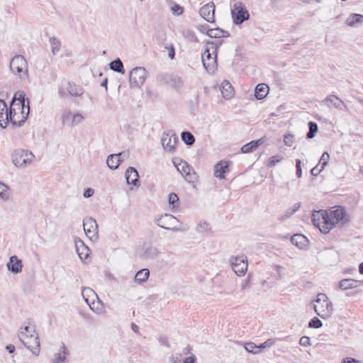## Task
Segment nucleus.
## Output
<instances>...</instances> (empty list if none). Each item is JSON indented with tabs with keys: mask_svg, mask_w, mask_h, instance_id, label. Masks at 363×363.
<instances>
[{
	"mask_svg": "<svg viewBox=\"0 0 363 363\" xmlns=\"http://www.w3.org/2000/svg\"><path fill=\"white\" fill-rule=\"evenodd\" d=\"M225 33H227L226 31L220 28L209 29L207 31L208 35L211 38H220L222 37H224Z\"/></svg>",
	"mask_w": 363,
	"mask_h": 363,
	"instance_id": "4c0bfd02",
	"label": "nucleus"
},
{
	"mask_svg": "<svg viewBox=\"0 0 363 363\" xmlns=\"http://www.w3.org/2000/svg\"><path fill=\"white\" fill-rule=\"evenodd\" d=\"M29 112L28 99L25 98L23 91L16 92L10 104L9 122L15 127H20L25 123Z\"/></svg>",
	"mask_w": 363,
	"mask_h": 363,
	"instance_id": "f257e3e1",
	"label": "nucleus"
},
{
	"mask_svg": "<svg viewBox=\"0 0 363 363\" xmlns=\"http://www.w3.org/2000/svg\"><path fill=\"white\" fill-rule=\"evenodd\" d=\"M264 143L263 140L259 139L257 140H252L250 142L247 144L244 145L241 147V151L243 153H249L252 152L257 147H258L259 145L262 144Z\"/></svg>",
	"mask_w": 363,
	"mask_h": 363,
	"instance_id": "7c9ffc66",
	"label": "nucleus"
},
{
	"mask_svg": "<svg viewBox=\"0 0 363 363\" xmlns=\"http://www.w3.org/2000/svg\"><path fill=\"white\" fill-rule=\"evenodd\" d=\"M245 349L248 352L253 354L259 352V346L256 345L254 342H247L245 345Z\"/></svg>",
	"mask_w": 363,
	"mask_h": 363,
	"instance_id": "49530a36",
	"label": "nucleus"
},
{
	"mask_svg": "<svg viewBox=\"0 0 363 363\" xmlns=\"http://www.w3.org/2000/svg\"><path fill=\"white\" fill-rule=\"evenodd\" d=\"M183 176L185 180L189 183H194L197 179L196 174L193 169L191 171H187Z\"/></svg>",
	"mask_w": 363,
	"mask_h": 363,
	"instance_id": "de8ad7c7",
	"label": "nucleus"
},
{
	"mask_svg": "<svg viewBox=\"0 0 363 363\" xmlns=\"http://www.w3.org/2000/svg\"><path fill=\"white\" fill-rule=\"evenodd\" d=\"M58 94L61 98H64L66 96V92L62 86L58 88Z\"/></svg>",
	"mask_w": 363,
	"mask_h": 363,
	"instance_id": "774afa93",
	"label": "nucleus"
},
{
	"mask_svg": "<svg viewBox=\"0 0 363 363\" xmlns=\"http://www.w3.org/2000/svg\"><path fill=\"white\" fill-rule=\"evenodd\" d=\"M177 170L181 172L182 175L186 173L187 171H191L192 168L186 162L182 161L176 165Z\"/></svg>",
	"mask_w": 363,
	"mask_h": 363,
	"instance_id": "c03bdc74",
	"label": "nucleus"
},
{
	"mask_svg": "<svg viewBox=\"0 0 363 363\" xmlns=\"http://www.w3.org/2000/svg\"><path fill=\"white\" fill-rule=\"evenodd\" d=\"M291 242L293 245L301 249L306 245L308 239L301 234H296L291 238Z\"/></svg>",
	"mask_w": 363,
	"mask_h": 363,
	"instance_id": "c85d7f7f",
	"label": "nucleus"
},
{
	"mask_svg": "<svg viewBox=\"0 0 363 363\" xmlns=\"http://www.w3.org/2000/svg\"><path fill=\"white\" fill-rule=\"evenodd\" d=\"M215 6L213 3H208L200 9V16L207 22L213 23Z\"/></svg>",
	"mask_w": 363,
	"mask_h": 363,
	"instance_id": "dca6fc26",
	"label": "nucleus"
},
{
	"mask_svg": "<svg viewBox=\"0 0 363 363\" xmlns=\"http://www.w3.org/2000/svg\"><path fill=\"white\" fill-rule=\"evenodd\" d=\"M6 267L8 270L13 274L20 273L23 269L22 261L16 255L11 256Z\"/></svg>",
	"mask_w": 363,
	"mask_h": 363,
	"instance_id": "f3484780",
	"label": "nucleus"
},
{
	"mask_svg": "<svg viewBox=\"0 0 363 363\" xmlns=\"http://www.w3.org/2000/svg\"><path fill=\"white\" fill-rule=\"evenodd\" d=\"M314 310L318 315L322 318H330L333 313V307L331 301L321 302L314 305Z\"/></svg>",
	"mask_w": 363,
	"mask_h": 363,
	"instance_id": "ddd939ff",
	"label": "nucleus"
},
{
	"mask_svg": "<svg viewBox=\"0 0 363 363\" xmlns=\"http://www.w3.org/2000/svg\"><path fill=\"white\" fill-rule=\"evenodd\" d=\"M209 229V225L206 222L200 223L196 227V231L198 233L207 232Z\"/></svg>",
	"mask_w": 363,
	"mask_h": 363,
	"instance_id": "603ef678",
	"label": "nucleus"
},
{
	"mask_svg": "<svg viewBox=\"0 0 363 363\" xmlns=\"http://www.w3.org/2000/svg\"><path fill=\"white\" fill-rule=\"evenodd\" d=\"M329 159L330 155L327 152H323L319 160L318 166H320V168L323 170L325 167L327 166Z\"/></svg>",
	"mask_w": 363,
	"mask_h": 363,
	"instance_id": "a18cd8bd",
	"label": "nucleus"
},
{
	"mask_svg": "<svg viewBox=\"0 0 363 363\" xmlns=\"http://www.w3.org/2000/svg\"><path fill=\"white\" fill-rule=\"evenodd\" d=\"M269 93V86L266 84H259L255 89V96L257 99H264Z\"/></svg>",
	"mask_w": 363,
	"mask_h": 363,
	"instance_id": "bb28decb",
	"label": "nucleus"
},
{
	"mask_svg": "<svg viewBox=\"0 0 363 363\" xmlns=\"http://www.w3.org/2000/svg\"><path fill=\"white\" fill-rule=\"evenodd\" d=\"M164 48L168 51V56L172 60L174 58L175 56V50L172 44L169 45H166Z\"/></svg>",
	"mask_w": 363,
	"mask_h": 363,
	"instance_id": "864d4df0",
	"label": "nucleus"
},
{
	"mask_svg": "<svg viewBox=\"0 0 363 363\" xmlns=\"http://www.w3.org/2000/svg\"><path fill=\"white\" fill-rule=\"evenodd\" d=\"M160 254V251L156 246L151 244L145 245L143 252V257L145 259H155Z\"/></svg>",
	"mask_w": 363,
	"mask_h": 363,
	"instance_id": "b1692460",
	"label": "nucleus"
},
{
	"mask_svg": "<svg viewBox=\"0 0 363 363\" xmlns=\"http://www.w3.org/2000/svg\"><path fill=\"white\" fill-rule=\"evenodd\" d=\"M233 21L236 25H240L250 18V14L245 5L241 1L234 4L231 10Z\"/></svg>",
	"mask_w": 363,
	"mask_h": 363,
	"instance_id": "6e6552de",
	"label": "nucleus"
},
{
	"mask_svg": "<svg viewBox=\"0 0 363 363\" xmlns=\"http://www.w3.org/2000/svg\"><path fill=\"white\" fill-rule=\"evenodd\" d=\"M82 296L85 302L89 306L90 308L97 313H99L101 310L95 308V300L98 298L96 292L89 287H84L82 290Z\"/></svg>",
	"mask_w": 363,
	"mask_h": 363,
	"instance_id": "4468645a",
	"label": "nucleus"
},
{
	"mask_svg": "<svg viewBox=\"0 0 363 363\" xmlns=\"http://www.w3.org/2000/svg\"><path fill=\"white\" fill-rule=\"evenodd\" d=\"M67 91L71 96H80L84 94V89L73 82H68Z\"/></svg>",
	"mask_w": 363,
	"mask_h": 363,
	"instance_id": "c756f323",
	"label": "nucleus"
},
{
	"mask_svg": "<svg viewBox=\"0 0 363 363\" xmlns=\"http://www.w3.org/2000/svg\"><path fill=\"white\" fill-rule=\"evenodd\" d=\"M294 140V135L291 133L286 134L284 136V143L285 145L288 147H291L293 145Z\"/></svg>",
	"mask_w": 363,
	"mask_h": 363,
	"instance_id": "3c124183",
	"label": "nucleus"
},
{
	"mask_svg": "<svg viewBox=\"0 0 363 363\" xmlns=\"http://www.w3.org/2000/svg\"><path fill=\"white\" fill-rule=\"evenodd\" d=\"M11 194L9 187L6 184L0 182V199L4 201H7L10 199Z\"/></svg>",
	"mask_w": 363,
	"mask_h": 363,
	"instance_id": "473e14b6",
	"label": "nucleus"
},
{
	"mask_svg": "<svg viewBox=\"0 0 363 363\" xmlns=\"http://www.w3.org/2000/svg\"><path fill=\"white\" fill-rule=\"evenodd\" d=\"M150 276V271L148 269H143L138 271L135 276V281L138 283L145 282L147 281Z\"/></svg>",
	"mask_w": 363,
	"mask_h": 363,
	"instance_id": "c9c22d12",
	"label": "nucleus"
},
{
	"mask_svg": "<svg viewBox=\"0 0 363 363\" xmlns=\"http://www.w3.org/2000/svg\"><path fill=\"white\" fill-rule=\"evenodd\" d=\"M195 360H196L195 356H190V357H186L184 359L183 363H194Z\"/></svg>",
	"mask_w": 363,
	"mask_h": 363,
	"instance_id": "338daca9",
	"label": "nucleus"
},
{
	"mask_svg": "<svg viewBox=\"0 0 363 363\" xmlns=\"http://www.w3.org/2000/svg\"><path fill=\"white\" fill-rule=\"evenodd\" d=\"M342 363H362L360 360H357L352 357H345L342 359Z\"/></svg>",
	"mask_w": 363,
	"mask_h": 363,
	"instance_id": "680f3d73",
	"label": "nucleus"
},
{
	"mask_svg": "<svg viewBox=\"0 0 363 363\" xmlns=\"http://www.w3.org/2000/svg\"><path fill=\"white\" fill-rule=\"evenodd\" d=\"M10 69L14 74L18 75L21 79L28 77L27 62L23 55H18L11 59Z\"/></svg>",
	"mask_w": 363,
	"mask_h": 363,
	"instance_id": "0eeeda50",
	"label": "nucleus"
},
{
	"mask_svg": "<svg viewBox=\"0 0 363 363\" xmlns=\"http://www.w3.org/2000/svg\"><path fill=\"white\" fill-rule=\"evenodd\" d=\"M69 352L64 343L62 344L60 352H55L52 358V363H66Z\"/></svg>",
	"mask_w": 363,
	"mask_h": 363,
	"instance_id": "412c9836",
	"label": "nucleus"
},
{
	"mask_svg": "<svg viewBox=\"0 0 363 363\" xmlns=\"http://www.w3.org/2000/svg\"><path fill=\"white\" fill-rule=\"evenodd\" d=\"M220 91L224 99H230L233 96L234 89L228 81L224 80L220 85Z\"/></svg>",
	"mask_w": 363,
	"mask_h": 363,
	"instance_id": "a878e982",
	"label": "nucleus"
},
{
	"mask_svg": "<svg viewBox=\"0 0 363 363\" xmlns=\"http://www.w3.org/2000/svg\"><path fill=\"white\" fill-rule=\"evenodd\" d=\"M9 109L4 100L0 99V126L5 128L9 123Z\"/></svg>",
	"mask_w": 363,
	"mask_h": 363,
	"instance_id": "a211bd4d",
	"label": "nucleus"
},
{
	"mask_svg": "<svg viewBox=\"0 0 363 363\" xmlns=\"http://www.w3.org/2000/svg\"><path fill=\"white\" fill-rule=\"evenodd\" d=\"M75 247L79 258L82 260L86 259L89 253V247L81 240H75Z\"/></svg>",
	"mask_w": 363,
	"mask_h": 363,
	"instance_id": "393cba45",
	"label": "nucleus"
},
{
	"mask_svg": "<svg viewBox=\"0 0 363 363\" xmlns=\"http://www.w3.org/2000/svg\"><path fill=\"white\" fill-rule=\"evenodd\" d=\"M94 193V191L93 189L91 188H86L84 189V194H83V196L85 197V198H89L91 197Z\"/></svg>",
	"mask_w": 363,
	"mask_h": 363,
	"instance_id": "e2e57ef3",
	"label": "nucleus"
},
{
	"mask_svg": "<svg viewBox=\"0 0 363 363\" xmlns=\"http://www.w3.org/2000/svg\"><path fill=\"white\" fill-rule=\"evenodd\" d=\"M346 24L353 27L357 23H363V15L358 13H352L346 20Z\"/></svg>",
	"mask_w": 363,
	"mask_h": 363,
	"instance_id": "2f4dec72",
	"label": "nucleus"
},
{
	"mask_svg": "<svg viewBox=\"0 0 363 363\" xmlns=\"http://www.w3.org/2000/svg\"><path fill=\"white\" fill-rule=\"evenodd\" d=\"M172 11L174 14H176V15H181L183 11H184V9L183 7L180 6L178 4H175L172 7Z\"/></svg>",
	"mask_w": 363,
	"mask_h": 363,
	"instance_id": "5fc2aeb1",
	"label": "nucleus"
},
{
	"mask_svg": "<svg viewBox=\"0 0 363 363\" xmlns=\"http://www.w3.org/2000/svg\"><path fill=\"white\" fill-rule=\"evenodd\" d=\"M309 131L307 133L306 137L309 139H312L315 137V133L318 130V125L315 122L310 121L308 123Z\"/></svg>",
	"mask_w": 363,
	"mask_h": 363,
	"instance_id": "37998d69",
	"label": "nucleus"
},
{
	"mask_svg": "<svg viewBox=\"0 0 363 363\" xmlns=\"http://www.w3.org/2000/svg\"><path fill=\"white\" fill-rule=\"evenodd\" d=\"M18 338L33 354L38 355L39 354L40 341L34 325L28 324L21 328Z\"/></svg>",
	"mask_w": 363,
	"mask_h": 363,
	"instance_id": "f03ea898",
	"label": "nucleus"
},
{
	"mask_svg": "<svg viewBox=\"0 0 363 363\" xmlns=\"http://www.w3.org/2000/svg\"><path fill=\"white\" fill-rule=\"evenodd\" d=\"M320 301L321 302H326V301H330L328 299V298L326 296L325 294H319L317 296V298L315 300L316 304L317 303H320Z\"/></svg>",
	"mask_w": 363,
	"mask_h": 363,
	"instance_id": "052dcab7",
	"label": "nucleus"
},
{
	"mask_svg": "<svg viewBox=\"0 0 363 363\" xmlns=\"http://www.w3.org/2000/svg\"><path fill=\"white\" fill-rule=\"evenodd\" d=\"M328 217H330V220L331 223H333L334 227H335L336 225L342 226L349 221V218H347L345 208L340 206L333 211H331L330 213H328Z\"/></svg>",
	"mask_w": 363,
	"mask_h": 363,
	"instance_id": "9b49d317",
	"label": "nucleus"
},
{
	"mask_svg": "<svg viewBox=\"0 0 363 363\" xmlns=\"http://www.w3.org/2000/svg\"><path fill=\"white\" fill-rule=\"evenodd\" d=\"M250 286V279H244L241 283L240 291H244V290Z\"/></svg>",
	"mask_w": 363,
	"mask_h": 363,
	"instance_id": "0e129e2a",
	"label": "nucleus"
},
{
	"mask_svg": "<svg viewBox=\"0 0 363 363\" xmlns=\"http://www.w3.org/2000/svg\"><path fill=\"white\" fill-rule=\"evenodd\" d=\"M322 325L323 323L321 320L317 317L313 318L308 323V327L311 328L318 329L322 327Z\"/></svg>",
	"mask_w": 363,
	"mask_h": 363,
	"instance_id": "09e8293b",
	"label": "nucleus"
},
{
	"mask_svg": "<svg viewBox=\"0 0 363 363\" xmlns=\"http://www.w3.org/2000/svg\"><path fill=\"white\" fill-rule=\"evenodd\" d=\"M125 179L128 184L137 186L139 182V175L135 167H129L125 171Z\"/></svg>",
	"mask_w": 363,
	"mask_h": 363,
	"instance_id": "6ab92c4d",
	"label": "nucleus"
},
{
	"mask_svg": "<svg viewBox=\"0 0 363 363\" xmlns=\"http://www.w3.org/2000/svg\"><path fill=\"white\" fill-rule=\"evenodd\" d=\"M283 157L280 155L272 156L269 159L267 166L268 167H274L276 164L280 162Z\"/></svg>",
	"mask_w": 363,
	"mask_h": 363,
	"instance_id": "8fccbe9b",
	"label": "nucleus"
},
{
	"mask_svg": "<svg viewBox=\"0 0 363 363\" xmlns=\"http://www.w3.org/2000/svg\"><path fill=\"white\" fill-rule=\"evenodd\" d=\"M229 164L228 162H220L214 166V175L216 177L223 179L225 174L229 172Z\"/></svg>",
	"mask_w": 363,
	"mask_h": 363,
	"instance_id": "aec40b11",
	"label": "nucleus"
},
{
	"mask_svg": "<svg viewBox=\"0 0 363 363\" xmlns=\"http://www.w3.org/2000/svg\"><path fill=\"white\" fill-rule=\"evenodd\" d=\"M35 158L32 152L28 150L17 149L12 155L11 159L13 164L18 168H25L30 165Z\"/></svg>",
	"mask_w": 363,
	"mask_h": 363,
	"instance_id": "423d86ee",
	"label": "nucleus"
},
{
	"mask_svg": "<svg viewBox=\"0 0 363 363\" xmlns=\"http://www.w3.org/2000/svg\"><path fill=\"white\" fill-rule=\"evenodd\" d=\"M155 223L160 228L174 232L182 230V223L172 214L165 213L155 219Z\"/></svg>",
	"mask_w": 363,
	"mask_h": 363,
	"instance_id": "39448f33",
	"label": "nucleus"
},
{
	"mask_svg": "<svg viewBox=\"0 0 363 363\" xmlns=\"http://www.w3.org/2000/svg\"><path fill=\"white\" fill-rule=\"evenodd\" d=\"M178 141L174 134L164 133L162 135L161 143L164 149L169 152L175 150V145Z\"/></svg>",
	"mask_w": 363,
	"mask_h": 363,
	"instance_id": "2eb2a0df",
	"label": "nucleus"
},
{
	"mask_svg": "<svg viewBox=\"0 0 363 363\" xmlns=\"http://www.w3.org/2000/svg\"><path fill=\"white\" fill-rule=\"evenodd\" d=\"M299 344L302 346L307 347L311 345V340L307 336H303L299 340Z\"/></svg>",
	"mask_w": 363,
	"mask_h": 363,
	"instance_id": "4d7b16f0",
	"label": "nucleus"
},
{
	"mask_svg": "<svg viewBox=\"0 0 363 363\" xmlns=\"http://www.w3.org/2000/svg\"><path fill=\"white\" fill-rule=\"evenodd\" d=\"M146 78V70L143 67H135L131 70L129 81L132 87L141 86Z\"/></svg>",
	"mask_w": 363,
	"mask_h": 363,
	"instance_id": "1a4fd4ad",
	"label": "nucleus"
},
{
	"mask_svg": "<svg viewBox=\"0 0 363 363\" xmlns=\"http://www.w3.org/2000/svg\"><path fill=\"white\" fill-rule=\"evenodd\" d=\"M182 139L187 145H191L195 142L194 136L189 131H184L181 134Z\"/></svg>",
	"mask_w": 363,
	"mask_h": 363,
	"instance_id": "ea45409f",
	"label": "nucleus"
},
{
	"mask_svg": "<svg viewBox=\"0 0 363 363\" xmlns=\"http://www.w3.org/2000/svg\"><path fill=\"white\" fill-rule=\"evenodd\" d=\"M300 208V203H296L293 208L287 209L285 213L281 216L279 218V220H284L289 217H291L294 213H295Z\"/></svg>",
	"mask_w": 363,
	"mask_h": 363,
	"instance_id": "79ce46f5",
	"label": "nucleus"
},
{
	"mask_svg": "<svg viewBox=\"0 0 363 363\" xmlns=\"http://www.w3.org/2000/svg\"><path fill=\"white\" fill-rule=\"evenodd\" d=\"M301 161L299 159L296 160V175L298 178L302 177Z\"/></svg>",
	"mask_w": 363,
	"mask_h": 363,
	"instance_id": "6e6d98bb",
	"label": "nucleus"
},
{
	"mask_svg": "<svg viewBox=\"0 0 363 363\" xmlns=\"http://www.w3.org/2000/svg\"><path fill=\"white\" fill-rule=\"evenodd\" d=\"M50 43L51 45L52 53L55 55L57 52L60 50L61 43L59 39L54 36L50 38Z\"/></svg>",
	"mask_w": 363,
	"mask_h": 363,
	"instance_id": "58836bf2",
	"label": "nucleus"
},
{
	"mask_svg": "<svg viewBox=\"0 0 363 363\" xmlns=\"http://www.w3.org/2000/svg\"><path fill=\"white\" fill-rule=\"evenodd\" d=\"M274 343V340L273 339H268L264 342L262 343L259 345V350L260 351V349L266 348L267 347H270L273 345Z\"/></svg>",
	"mask_w": 363,
	"mask_h": 363,
	"instance_id": "13d9d810",
	"label": "nucleus"
},
{
	"mask_svg": "<svg viewBox=\"0 0 363 363\" xmlns=\"http://www.w3.org/2000/svg\"><path fill=\"white\" fill-rule=\"evenodd\" d=\"M84 230L86 235L91 240L96 239L98 235V225L93 218H85L83 221Z\"/></svg>",
	"mask_w": 363,
	"mask_h": 363,
	"instance_id": "f8f14e48",
	"label": "nucleus"
},
{
	"mask_svg": "<svg viewBox=\"0 0 363 363\" xmlns=\"http://www.w3.org/2000/svg\"><path fill=\"white\" fill-rule=\"evenodd\" d=\"M184 38L189 42H198L199 40L195 34V33L189 28L184 29L182 32Z\"/></svg>",
	"mask_w": 363,
	"mask_h": 363,
	"instance_id": "e433bc0d",
	"label": "nucleus"
},
{
	"mask_svg": "<svg viewBox=\"0 0 363 363\" xmlns=\"http://www.w3.org/2000/svg\"><path fill=\"white\" fill-rule=\"evenodd\" d=\"M168 84L170 86L177 89H180L184 86L183 80L177 75L170 76Z\"/></svg>",
	"mask_w": 363,
	"mask_h": 363,
	"instance_id": "f704fd0d",
	"label": "nucleus"
},
{
	"mask_svg": "<svg viewBox=\"0 0 363 363\" xmlns=\"http://www.w3.org/2000/svg\"><path fill=\"white\" fill-rule=\"evenodd\" d=\"M325 102L328 104H331L335 108L342 110V106H345V104L343 101H342L339 97L335 95H329L325 99Z\"/></svg>",
	"mask_w": 363,
	"mask_h": 363,
	"instance_id": "cd10ccee",
	"label": "nucleus"
},
{
	"mask_svg": "<svg viewBox=\"0 0 363 363\" xmlns=\"http://www.w3.org/2000/svg\"><path fill=\"white\" fill-rule=\"evenodd\" d=\"M311 219L313 224L324 234L328 233L334 228L326 211L320 210L313 212Z\"/></svg>",
	"mask_w": 363,
	"mask_h": 363,
	"instance_id": "20e7f679",
	"label": "nucleus"
},
{
	"mask_svg": "<svg viewBox=\"0 0 363 363\" xmlns=\"http://www.w3.org/2000/svg\"><path fill=\"white\" fill-rule=\"evenodd\" d=\"M110 69L116 72L124 74L125 69L122 61L117 58L109 64Z\"/></svg>",
	"mask_w": 363,
	"mask_h": 363,
	"instance_id": "72a5a7b5",
	"label": "nucleus"
},
{
	"mask_svg": "<svg viewBox=\"0 0 363 363\" xmlns=\"http://www.w3.org/2000/svg\"><path fill=\"white\" fill-rule=\"evenodd\" d=\"M83 120V116L79 113H76L72 117V125L79 124Z\"/></svg>",
	"mask_w": 363,
	"mask_h": 363,
	"instance_id": "bf43d9fd",
	"label": "nucleus"
},
{
	"mask_svg": "<svg viewBox=\"0 0 363 363\" xmlns=\"http://www.w3.org/2000/svg\"><path fill=\"white\" fill-rule=\"evenodd\" d=\"M363 281L353 279H345L340 281L339 287L342 290H347L350 289H354L362 284Z\"/></svg>",
	"mask_w": 363,
	"mask_h": 363,
	"instance_id": "5701e85b",
	"label": "nucleus"
},
{
	"mask_svg": "<svg viewBox=\"0 0 363 363\" xmlns=\"http://www.w3.org/2000/svg\"><path fill=\"white\" fill-rule=\"evenodd\" d=\"M123 155H125V152H120L118 154H111L108 155L106 160L107 166L111 169H118L121 162V156Z\"/></svg>",
	"mask_w": 363,
	"mask_h": 363,
	"instance_id": "4be33fe9",
	"label": "nucleus"
},
{
	"mask_svg": "<svg viewBox=\"0 0 363 363\" xmlns=\"http://www.w3.org/2000/svg\"><path fill=\"white\" fill-rule=\"evenodd\" d=\"M179 196L175 193H171L168 196V203L171 206V209L173 211L176 208H178L179 203Z\"/></svg>",
	"mask_w": 363,
	"mask_h": 363,
	"instance_id": "a19ab883",
	"label": "nucleus"
},
{
	"mask_svg": "<svg viewBox=\"0 0 363 363\" xmlns=\"http://www.w3.org/2000/svg\"><path fill=\"white\" fill-rule=\"evenodd\" d=\"M221 42H208L202 54V64L208 72H213L217 67V50Z\"/></svg>",
	"mask_w": 363,
	"mask_h": 363,
	"instance_id": "7ed1b4c3",
	"label": "nucleus"
},
{
	"mask_svg": "<svg viewBox=\"0 0 363 363\" xmlns=\"http://www.w3.org/2000/svg\"><path fill=\"white\" fill-rule=\"evenodd\" d=\"M233 270L238 276H243L247 269V260L246 256L241 255L233 257L230 259Z\"/></svg>",
	"mask_w": 363,
	"mask_h": 363,
	"instance_id": "9d476101",
	"label": "nucleus"
},
{
	"mask_svg": "<svg viewBox=\"0 0 363 363\" xmlns=\"http://www.w3.org/2000/svg\"><path fill=\"white\" fill-rule=\"evenodd\" d=\"M319 166H315L314 167L311 171V173L313 176H318L322 171L323 169L321 168H318Z\"/></svg>",
	"mask_w": 363,
	"mask_h": 363,
	"instance_id": "69168bd1",
	"label": "nucleus"
}]
</instances>
